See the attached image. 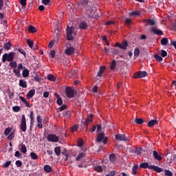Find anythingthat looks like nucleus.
Wrapping results in <instances>:
<instances>
[{
    "label": "nucleus",
    "mask_w": 176,
    "mask_h": 176,
    "mask_svg": "<svg viewBox=\"0 0 176 176\" xmlns=\"http://www.w3.org/2000/svg\"><path fill=\"white\" fill-rule=\"evenodd\" d=\"M66 35L67 41H72V39H74L76 35V30H75V28L67 25L66 29Z\"/></svg>",
    "instance_id": "1"
},
{
    "label": "nucleus",
    "mask_w": 176,
    "mask_h": 176,
    "mask_svg": "<svg viewBox=\"0 0 176 176\" xmlns=\"http://www.w3.org/2000/svg\"><path fill=\"white\" fill-rule=\"evenodd\" d=\"M14 54L15 53L13 52H10L9 54H4L2 56V61L3 63H6L8 61L9 63H12L13 60H14Z\"/></svg>",
    "instance_id": "2"
},
{
    "label": "nucleus",
    "mask_w": 176,
    "mask_h": 176,
    "mask_svg": "<svg viewBox=\"0 0 176 176\" xmlns=\"http://www.w3.org/2000/svg\"><path fill=\"white\" fill-rule=\"evenodd\" d=\"M65 93L69 98H72L74 96H76V91L69 87H66Z\"/></svg>",
    "instance_id": "3"
},
{
    "label": "nucleus",
    "mask_w": 176,
    "mask_h": 176,
    "mask_svg": "<svg viewBox=\"0 0 176 176\" xmlns=\"http://www.w3.org/2000/svg\"><path fill=\"white\" fill-rule=\"evenodd\" d=\"M20 129L23 133H25L27 131V120H25V115H22Z\"/></svg>",
    "instance_id": "4"
},
{
    "label": "nucleus",
    "mask_w": 176,
    "mask_h": 176,
    "mask_svg": "<svg viewBox=\"0 0 176 176\" xmlns=\"http://www.w3.org/2000/svg\"><path fill=\"white\" fill-rule=\"evenodd\" d=\"M115 138L117 141H130V139L124 134H117L116 135Z\"/></svg>",
    "instance_id": "5"
},
{
    "label": "nucleus",
    "mask_w": 176,
    "mask_h": 176,
    "mask_svg": "<svg viewBox=\"0 0 176 176\" xmlns=\"http://www.w3.org/2000/svg\"><path fill=\"white\" fill-rule=\"evenodd\" d=\"M47 141H50V142H58V138L57 135L54 134H50L47 137Z\"/></svg>",
    "instance_id": "6"
},
{
    "label": "nucleus",
    "mask_w": 176,
    "mask_h": 176,
    "mask_svg": "<svg viewBox=\"0 0 176 176\" xmlns=\"http://www.w3.org/2000/svg\"><path fill=\"white\" fill-rule=\"evenodd\" d=\"M102 140H103V144H107V138H105V134L100 133L98 135L96 141H97V142H101V141H102Z\"/></svg>",
    "instance_id": "7"
},
{
    "label": "nucleus",
    "mask_w": 176,
    "mask_h": 176,
    "mask_svg": "<svg viewBox=\"0 0 176 176\" xmlns=\"http://www.w3.org/2000/svg\"><path fill=\"white\" fill-rule=\"evenodd\" d=\"M115 46L116 47H120V49H122L123 50H126V49H127V47L129 46V44L127 43V41H124L121 44L119 43H116L115 44Z\"/></svg>",
    "instance_id": "8"
},
{
    "label": "nucleus",
    "mask_w": 176,
    "mask_h": 176,
    "mask_svg": "<svg viewBox=\"0 0 176 176\" xmlns=\"http://www.w3.org/2000/svg\"><path fill=\"white\" fill-rule=\"evenodd\" d=\"M74 52H75V49L73 47L67 45L65 54H67V56H72V54H74Z\"/></svg>",
    "instance_id": "9"
},
{
    "label": "nucleus",
    "mask_w": 176,
    "mask_h": 176,
    "mask_svg": "<svg viewBox=\"0 0 176 176\" xmlns=\"http://www.w3.org/2000/svg\"><path fill=\"white\" fill-rule=\"evenodd\" d=\"M153 156L154 159H155V160H158L159 162H160V160H162V156L156 151H153Z\"/></svg>",
    "instance_id": "10"
},
{
    "label": "nucleus",
    "mask_w": 176,
    "mask_h": 176,
    "mask_svg": "<svg viewBox=\"0 0 176 176\" xmlns=\"http://www.w3.org/2000/svg\"><path fill=\"white\" fill-rule=\"evenodd\" d=\"M91 122H93V115L90 114L88 116L87 119H86L85 122V126H86L87 129L89 126V123H91Z\"/></svg>",
    "instance_id": "11"
},
{
    "label": "nucleus",
    "mask_w": 176,
    "mask_h": 176,
    "mask_svg": "<svg viewBox=\"0 0 176 176\" xmlns=\"http://www.w3.org/2000/svg\"><path fill=\"white\" fill-rule=\"evenodd\" d=\"M151 31L156 34V35H163V32L161 30L157 29L156 27H152Z\"/></svg>",
    "instance_id": "12"
},
{
    "label": "nucleus",
    "mask_w": 176,
    "mask_h": 176,
    "mask_svg": "<svg viewBox=\"0 0 176 176\" xmlns=\"http://www.w3.org/2000/svg\"><path fill=\"white\" fill-rule=\"evenodd\" d=\"M147 74L146 72H140L134 76V78H144V76H146Z\"/></svg>",
    "instance_id": "13"
},
{
    "label": "nucleus",
    "mask_w": 176,
    "mask_h": 176,
    "mask_svg": "<svg viewBox=\"0 0 176 176\" xmlns=\"http://www.w3.org/2000/svg\"><path fill=\"white\" fill-rule=\"evenodd\" d=\"M150 168L151 170H154V171H156L157 173H162V171H163L162 168L154 165H151Z\"/></svg>",
    "instance_id": "14"
},
{
    "label": "nucleus",
    "mask_w": 176,
    "mask_h": 176,
    "mask_svg": "<svg viewBox=\"0 0 176 176\" xmlns=\"http://www.w3.org/2000/svg\"><path fill=\"white\" fill-rule=\"evenodd\" d=\"M36 120L38 123L37 126L38 127V129H42V118H41V116L36 117Z\"/></svg>",
    "instance_id": "15"
},
{
    "label": "nucleus",
    "mask_w": 176,
    "mask_h": 176,
    "mask_svg": "<svg viewBox=\"0 0 176 176\" xmlns=\"http://www.w3.org/2000/svg\"><path fill=\"white\" fill-rule=\"evenodd\" d=\"M140 167L141 168H149L151 170V165L148 162L140 164Z\"/></svg>",
    "instance_id": "16"
},
{
    "label": "nucleus",
    "mask_w": 176,
    "mask_h": 176,
    "mask_svg": "<svg viewBox=\"0 0 176 176\" xmlns=\"http://www.w3.org/2000/svg\"><path fill=\"white\" fill-rule=\"evenodd\" d=\"M155 124H157V120H151L148 122V127H153V126H155Z\"/></svg>",
    "instance_id": "17"
},
{
    "label": "nucleus",
    "mask_w": 176,
    "mask_h": 176,
    "mask_svg": "<svg viewBox=\"0 0 176 176\" xmlns=\"http://www.w3.org/2000/svg\"><path fill=\"white\" fill-rule=\"evenodd\" d=\"M19 86L23 89H27V82L24 80H19Z\"/></svg>",
    "instance_id": "18"
},
{
    "label": "nucleus",
    "mask_w": 176,
    "mask_h": 176,
    "mask_svg": "<svg viewBox=\"0 0 176 176\" xmlns=\"http://www.w3.org/2000/svg\"><path fill=\"white\" fill-rule=\"evenodd\" d=\"M63 116H64L65 119H69V118H71V111H63Z\"/></svg>",
    "instance_id": "19"
},
{
    "label": "nucleus",
    "mask_w": 176,
    "mask_h": 176,
    "mask_svg": "<svg viewBox=\"0 0 176 176\" xmlns=\"http://www.w3.org/2000/svg\"><path fill=\"white\" fill-rule=\"evenodd\" d=\"M33 96H35V89L30 90L27 94L28 98H32Z\"/></svg>",
    "instance_id": "20"
},
{
    "label": "nucleus",
    "mask_w": 176,
    "mask_h": 176,
    "mask_svg": "<svg viewBox=\"0 0 176 176\" xmlns=\"http://www.w3.org/2000/svg\"><path fill=\"white\" fill-rule=\"evenodd\" d=\"M3 49L6 50H10V47H12V44H10V42L5 43L3 46Z\"/></svg>",
    "instance_id": "21"
},
{
    "label": "nucleus",
    "mask_w": 176,
    "mask_h": 176,
    "mask_svg": "<svg viewBox=\"0 0 176 176\" xmlns=\"http://www.w3.org/2000/svg\"><path fill=\"white\" fill-rule=\"evenodd\" d=\"M22 75L23 78H28V76H30V71H28V69L24 68Z\"/></svg>",
    "instance_id": "22"
},
{
    "label": "nucleus",
    "mask_w": 176,
    "mask_h": 176,
    "mask_svg": "<svg viewBox=\"0 0 176 176\" xmlns=\"http://www.w3.org/2000/svg\"><path fill=\"white\" fill-rule=\"evenodd\" d=\"M144 21L149 24V25H155L156 24V21L151 19H145Z\"/></svg>",
    "instance_id": "23"
},
{
    "label": "nucleus",
    "mask_w": 176,
    "mask_h": 176,
    "mask_svg": "<svg viewBox=\"0 0 176 176\" xmlns=\"http://www.w3.org/2000/svg\"><path fill=\"white\" fill-rule=\"evenodd\" d=\"M104 70H105V67L104 66L100 67L99 72H98L97 76H102V74H104Z\"/></svg>",
    "instance_id": "24"
},
{
    "label": "nucleus",
    "mask_w": 176,
    "mask_h": 176,
    "mask_svg": "<svg viewBox=\"0 0 176 176\" xmlns=\"http://www.w3.org/2000/svg\"><path fill=\"white\" fill-rule=\"evenodd\" d=\"M94 14H96V8L95 7H92L89 11V17H93Z\"/></svg>",
    "instance_id": "25"
},
{
    "label": "nucleus",
    "mask_w": 176,
    "mask_h": 176,
    "mask_svg": "<svg viewBox=\"0 0 176 176\" xmlns=\"http://www.w3.org/2000/svg\"><path fill=\"white\" fill-rule=\"evenodd\" d=\"M80 30H86L87 28V23L85 22H81L79 25Z\"/></svg>",
    "instance_id": "26"
},
{
    "label": "nucleus",
    "mask_w": 176,
    "mask_h": 176,
    "mask_svg": "<svg viewBox=\"0 0 176 176\" xmlns=\"http://www.w3.org/2000/svg\"><path fill=\"white\" fill-rule=\"evenodd\" d=\"M54 152L56 156H60V155L61 154V148H60V146L56 147L54 148Z\"/></svg>",
    "instance_id": "27"
},
{
    "label": "nucleus",
    "mask_w": 176,
    "mask_h": 176,
    "mask_svg": "<svg viewBox=\"0 0 176 176\" xmlns=\"http://www.w3.org/2000/svg\"><path fill=\"white\" fill-rule=\"evenodd\" d=\"M137 171H138V165H134L132 168V174L135 175L137 174Z\"/></svg>",
    "instance_id": "28"
},
{
    "label": "nucleus",
    "mask_w": 176,
    "mask_h": 176,
    "mask_svg": "<svg viewBox=\"0 0 176 176\" xmlns=\"http://www.w3.org/2000/svg\"><path fill=\"white\" fill-rule=\"evenodd\" d=\"M83 157H85V153H80L77 155L76 160H77V162H79V160H80V159H83Z\"/></svg>",
    "instance_id": "29"
},
{
    "label": "nucleus",
    "mask_w": 176,
    "mask_h": 176,
    "mask_svg": "<svg viewBox=\"0 0 176 176\" xmlns=\"http://www.w3.org/2000/svg\"><path fill=\"white\" fill-rule=\"evenodd\" d=\"M109 160L111 163H115L116 160V156H115V154H111L109 156Z\"/></svg>",
    "instance_id": "30"
},
{
    "label": "nucleus",
    "mask_w": 176,
    "mask_h": 176,
    "mask_svg": "<svg viewBox=\"0 0 176 176\" xmlns=\"http://www.w3.org/2000/svg\"><path fill=\"white\" fill-rule=\"evenodd\" d=\"M43 168L46 173H51L52 171V167L49 165H45Z\"/></svg>",
    "instance_id": "31"
},
{
    "label": "nucleus",
    "mask_w": 176,
    "mask_h": 176,
    "mask_svg": "<svg viewBox=\"0 0 176 176\" xmlns=\"http://www.w3.org/2000/svg\"><path fill=\"white\" fill-rule=\"evenodd\" d=\"M20 98H21V100L22 101V102H23V104H26V106L28 107L29 108H31L30 103L28 102H27L25 98H24L23 97H21V96H20Z\"/></svg>",
    "instance_id": "32"
},
{
    "label": "nucleus",
    "mask_w": 176,
    "mask_h": 176,
    "mask_svg": "<svg viewBox=\"0 0 176 176\" xmlns=\"http://www.w3.org/2000/svg\"><path fill=\"white\" fill-rule=\"evenodd\" d=\"M21 152H22V153H27V147H25V144H21Z\"/></svg>",
    "instance_id": "33"
},
{
    "label": "nucleus",
    "mask_w": 176,
    "mask_h": 176,
    "mask_svg": "<svg viewBox=\"0 0 176 176\" xmlns=\"http://www.w3.org/2000/svg\"><path fill=\"white\" fill-rule=\"evenodd\" d=\"M48 80H51L52 82H54L56 80V77L53 76V74H49L47 76Z\"/></svg>",
    "instance_id": "34"
},
{
    "label": "nucleus",
    "mask_w": 176,
    "mask_h": 176,
    "mask_svg": "<svg viewBox=\"0 0 176 176\" xmlns=\"http://www.w3.org/2000/svg\"><path fill=\"white\" fill-rule=\"evenodd\" d=\"M167 43H168V40L167 39V38H163L161 40V44L163 45H167Z\"/></svg>",
    "instance_id": "35"
},
{
    "label": "nucleus",
    "mask_w": 176,
    "mask_h": 176,
    "mask_svg": "<svg viewBox=\"0 0 176 176\" xmlns=\"http://www.w3.org/2000/svg\"><path fill=\"white\" fill-rule=\"evenodd\" d=\"M135 122L138 124H142V123H144V120L142 118H136L135 119Z\"/></svg>",
    "instance_id": "36"
},
{
    "label": "nucleus",
    "mask_w": 176,
    "mask_h": 176,
    "mask_svg": "<svg viewBox=\"0 0 176 176\" xmlns=\"http://www.w3.org/2000/svg\"><path fill=\"white\" fill-rule=\"evenodd\" d=\"M30 157H32L33 160H36V159H38V155L35 153H31Z\"/></svg>",
    "instance_id": "37"
},
{
    "label": "nucleus",
    "mask_w": 176,
    "mask_h": 176,
    "mask_svg": "<svg viewBox=\"0 0 176 176\" xmlns=\"http://www.w3.org/2000/svg\"><path fill=\"white\" fill-rule=\"evenodd\" d=\"M94 170L96 171H97L98 173H102V166H96L94 168Z\"/></svg>",
    "instance_id": "38"
},
{
    "label": "nucleus",
    "mask_w": 176,
    "mask_h": 176,
    "mask_svg": "<svg viewBox=\"0 0 176 176\" xmlns=\"http://www.w3.org/2000/svg\"><path fill=\"white\" fill-rule=\"evenodd\" d=\"M129 16H140V11H133L129 13Z\"/></svg>",
    "instance_id": "39"
},
{
    "label": "nucleus",
    "mask_w": 176,
    "mask_h": 176,
    "mask_svg": "<svg viewBox=\"0 0 176 176\" xmlns=\"http://www.w3.org/2000/svg\"><path fill=\"white\" fill-rule=\"evenodd\" d=\"M27 43L29 46V47H30V49H32L33 46H34V42L30 39H28L27 41Z\"/></svg>",
    "instance_id": "40"
},
{
    "label": "nucleus",
    "mask_w": 176,
    "mask_h": 176,
    "mask_svg": "<svg viewBox=\"0 0 176 176\" xmlns=\"http://www.w3.org/2000/svg\"><path fill=\"white\" fill-rule=\"evenodd\" d=\"M116 68V60H112L111 64V69L113 70Z\"/></svg>",
    "instance_id": "41"
},
{
    "label": "nucleus",
    "mask_w": 176,
    "mask_h": 176,
    "mask_svg": "<svg viewBox=\"0 0 176 176\" xmlns=\"http://www.w3.org/2000/svg\"><path fill=\"white\" fill-rule=\"evenodd\" d=\"M164 175L165 176H173V172H171L168 170H164Z\"/></svg>",
    "instance_id": "42"
},
{
    "label": "nucleus",
    "mask_w": 176,
    "mask_h": 176,
    "mask_svg": "<svg viewBox=\"0 0 176 176\" xmlns=\"http://www.w3.org/2000/svg\"><path fill=\"white\" fill-rule=\"evenodd\" d=\"M138 56H140V49L135 48L134 50V56L138 57Z\"/></svg>",
    "instance_id": "43"
},
{
    "label": "nucleus",
    "mask_w": 176,
    "mask_h": 176,
    "mask_svg": "<svg viewBox=\"0 0 176 176\" xmlns=\"http://www.w3.org/2000/svg\"><path fill=\"white\" fill-rule=\"evenodd\" d=\"M10 131H12V128L6 129V130L4 131L5 135H9V134L10 133Z\"/></svg>",
    "instance_id": "44"
},
{
    "label": "nucleus",
    "mask_w": 176,
    "mask_h": 176,
    "mask_svg": "<svg viewBox=\"0 0 176 176\" xmlns=\"http://www.w3.org/2000/svg\"><path fill=\"white\" fill-rule=\"evenodd\" d=\"M58 105H61L63 104V100L60 98V96H57V101H56Z\"/></svg>",
    "instance_id": "45"
},
{
    "label": "nucleus",
    "mask_w": 176,
    "mask_h": 176,
    "mask_svg": "<svg viewBox=\"0 0 176 176\" xmlns=\"http://www.w3.org/2000/svg\"><path fill=\"white\" fill-rule=\"evenodd\" d=\"M154 58H155V60L157 61H163V58H162V56H160L159 55H155Z\"/></svg>",
    "instance_id": "46"
},
{
    "label": "nucleus",
    "mask_w": 176,
    "mask_h": 176,
    "mask_svg": "<svg viewBox=\"0 0 176 176\" xmlns=\"http://www.w3.org/2000/svg\"><path fill=\"white\" fill-rule=\"evenodd\" d=\"M29 31L30 32H36V28H35L34 26H30L29 27Z\"/></svg>",
    "instance_id": "47"
},
{
    "label": "nucleus",
    "mask_w": 176,
    "mask_h": 176,
    "mask_svg": "<svg viewBox=\"0 0 176 176\" xmlns=\"http://www.w3.org/2000/svg\"><path fill=\"white\" fill-rule=\"evenodd\" d=\"M135 153L137 155H140L142 152V150L140 148H135L134 151Z\"/></svg>",
    "instance_id": "48"
},
{
    "label": "nucleus",
    "mask_w": 176,
    "mask_h": 176,
    "mask_svg": "<svg viewBox=\"0 0 176 176\" xmlns=\"http://www.w3.org/2000/svg\"><path fill=\"white\" fill-rule=\"evenodd\" d=\"M13 72L16 76H20V70L19 69H14Z\"/></svg>",
    "instance_id": "49"
},
{
    "label": "nucleus",
    "mask_w": 176,
    "mask_h": 176,
    "mask_svg": "<svg viewBox=\"0 0 176 176\" xmlns=\"http://www.w3.org/2000/svg\"><path fill=\"white\" fill-rule=\"evenodd\" d=\"M15 164L16 167H21V166H23V162H21L20 160H17L16 161Z\"/></svg>",
    "instance_id": "50"
},
{
    "label": "nucleus",
    "mask_w": 176,
    "mask_h": 176,
    "mask_svg": "<svg viewBox=\"0 0 176 176\" xmlns=\"http://www.w3.org/2000/svg\"><path fill=\"white\" fill-rule=\"evenodd\" d=\"M35 116L34 114V111H31L30 113V119H31V126H32V120H34Z\"/></svg>",
    "instance_id": "51"
},
{
    "label": "nucleus",
    "mask_w": 176,
    "mask_h": 176,
    "mask_svg": "<svg viewBox=\"0 0 176 176\" xmlns=\"http://www.w3.org/2000/svg\"><path fill=\"white\" fill-rule=\"evenodd\" d=\"M125 23H126V25H130V24H131V23H132V21H131V19H130L129 18H126Z\"/></svg>",
    "instance_id": "52"
},
{
    "label": "nucleus",
    "mask_w": 176,
    "mask_h": 176,
    "mask_svg": "<svg viewBox=\"0 0 176 176\" xmlns=\"http://www.w3.org/2000/svg\"><path fill=\"white\" fill-rule=\"evenodd\" d=\"M160 54H161L162 57H166L167 52H166L165 50H162Z\"/></svg>",
    "instance_id": "53"
},
{
    "label": "nucleus",
    "mask_w": 176,
    "mask_h": 176,
    "mask_svg": "<svg viewBox=\"0 0 176 176\" xmlns=\"http://www.w3.org/2000/svg\"><path fill=\"white\" fill-rule=\"evenodd\" d=\"M42 3H43V5H50V0H42Z\"/></svg>",
    "instance_id": "54"
},
{
    "label": "nucleus",
    "mask_w": 176,
    "mask_h": 176,
    "mask_svg": "<svg viewBox=\"0 0 176 176\" xmlns=\"http://www.w3.org/2000/svg\"><path fill=\"white\" fill-rule=\"evenodd\" d=\"M10 65L12 68H16V67H17V63L11 61V63H10Z\"/></svg>",
    "instance_id": "55"
},
{
    "label": "nucleus",
    "mask_w": 176,
    "mask_h": 176,
    "mask_svg": "<svg viewBox=\"0 0 176 176\" xmlns=\"http://www.w3.org/2000/svg\"><path fill=\"white\" fill-rule=\"evenodd\" d=\"M10 164H12V162L8 161L5 164L3 165V167L8 168L10 166Z\"/></svg>",
    "instance_id": "56"
},
{
    "label": "nucleus",
    "mask_w": 176,
    "mask_h": 176,
    "mask_svg": "<svg viewBox=\"0 0 176 176\" xmlns=\"http://www.w3.org/2000/svg\"><path fill=\"white\" fill-rule=\"evenodd\" d=\"M14 112H19L20 111V107L15 106L12 108Z\"/></svg>",
    "instance_id": "57"
},
{
    "label": "nucleus",
    "mask_w": 176,
    "mask_h": 176,
    "mask_svg": "<svg viewBox=\"0 0 176 176\" xmlns=\"http://www.w3.org/2000/svg\"><path fill=\"white\" fill-rule=\"evenodd\" d=\"M78 125H74L71 129L72 133L76 131V130H78Z\"/></svg>",
    "instance_id": "58"
},
{
    "label": "nucleus",
    "mask_w": 176,
    "mask_h": 176,
    "mask_svg": "<svg viewBox=\"0 0 176 176\" xmlns=\"http://www.w3.org/2000/svg\"><path fill=\"white\" fill-rule=\"evenodd\" d=\"M78 146H83V140L82 139H80L78 141Z\"/></svg>",
    "instance_id": "59"
},
{
    "label": "nucleus",
    "mask_w": 176,
    "mask_h": 176,
    "mask_svg": "<svg viewBox=\"0 0 176 176\" xmlns=\"http://www.w3.org/2000/svg\"><path fill=\"white\" fill-rule=\"evenodd\" d=\"M102 131V127L101 126V125H98L97 126V130H96V133H100V131Z\"/></svg>",
    "instance_id": "60"
},
{
    "label": "nucleus",
    "mask_w": 176,
    "mask_h": 176,
    "mask_svg": "<svg viewBox=\"0 0 176 176\" xmlns=\"http://www.w3.org/2000/svg\"><path fill=\"white\" fill-rule=\"evenodd\" d=\"M14 138V133H11L9 135H8V140H10V141H12V139Z\"/></svg>",
    "instance_id": "61"
},
{
    "label": "nucleus",
    "mask_w": 176,
    "mask_h": 176,
    "mask_svg": "<svg viewBox=\"0 0 176 176\" xmlns=\"http://www.w3.org/2000/svg\"><path fill=\"white\" fill-rule=\"evenodd\" d=\"M65 109H67V105L65 104H63V106L59 107V111H60V112L64 111Z\"/></svg>",
    "instance_id": "62"
},
{
    "label": "nucleus",
    "mask_w": 176,
    "mask_h": 176,
    "mask_svg": "<svg viewBox=\"0 0 176 176\" xmlns=\"http://www.w3.org/2000/svg\"><path fill=\"white\" fill-rule=\"evenodd\" d=\"M20 3L22 6H25L27 5V0H21Z\"/></svg>",
    "instance_id": "63"
},
{
    "label": "nucleus",
    "mask_w": 176,
    "mask_h": 176,
    "mask_svg": "<svg viewBox=\"0 0 176 176\" xmlns=\"http://www.w3.org/2000/svg\"><path fill=\"white\" fill-rule=\"evenodd\" d=\"M115 171H111L109 174H107L106 176H115Z\"/></svg>",
    "instance_id": "64"
}]
</instances>
